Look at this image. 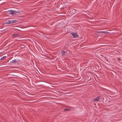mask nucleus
<instances>
[{"label":"nucleus","instance_id":"nucleus-5","mask_svg":"<svg viewBox=\"0 0 122 122\" xmlns=\"http://www.w3.org/2000/svg\"><path fill=\"white\" fill-rule=\"evenodd\" d=\"M5 24H11L12 23V20H10L8 21H7L6 22H5Z\"/></svg>","mask_w":122,"mask_h":122},{"label":"nucleus","instance_id":"nucleus-6","mask_svg":"<svg viewBox=\"0 0 122 122\" xmlns=\"http://www.w3.org/2000/svg\"><path fill=\"white\" fill-rule=\"evenodd\" d=\"M99 97H97L95 98L94 99V101H98L99 100Z\"/></svg>","mask_w":122,"mask_h":122},{"label":"nucleus","instance_id":"nucleus-4","mask_svg":"<svg viewBox=\"0 0 122 122\" xmlns=\"http://www.w3.org/2000/svg\"><path fill=\"white\" fill-rule=\"evenodd\" d=\"M19 61H20L19 60L17 61L16 60H14L11 61L10 62V63H14L17 62H19Z\"/></svg>","mask_w":122,"mask_h":122},{"label":"nucleus","instance_id":"nucleus-11","mask_svg":"<svg viewBox=\"0 0 122 122\" xmlns=\"http://www.w3.org/2000/svg\"><path fill=\"white\" fill-rule=\"evenodd\" d=\"M71 109H64V111H69L70 110H71Z\"/></svg>","mask_w":122,"mask_h":122},{"label":"nucleus","instance_id":"nucleus-7","mask_svg":"<svg viewBox=\"0 0 122 122\" xmlns=\"http://www.w3.org/2000/svg\"><path fill=\"white\" fill-rule=\"evenodd\" d=\"M6 58V56H3L0 59V60H2V61H3Z\"/></svg>","mask_w":122,"mask_h":122},{"label":"nucleus","instance_id":"nucleus-9","mask_svg":"<svg viewBox=\"0 0 122 122\" xmlns=\"http://www.w3.org/2000/svg\"><path fill=\"white\" fill-rule=\"evenodd\" d=\"M11 20L12 24L15 23L17 21V20Z\"/></svg>","mask_w":122,"mask_h":122},{"label":"nucleus","instance_id":"nucleus-10","mask_svg":"<svg viewBox=\"0 0 122 122\" xmlns=\"http://www.w3.org/2000/svg\"><path fill=\"white\" fill-rule=\"evenodd\" d=\"M100 32V33H108V32H107V31H99V32Z\"/></svg>","mask_w":122,"mask_h":122},{"label":"nucleus","instance_id":"nucleus-8","mask_svg":"<svg viewBox=\"0 0 122 122\" xmlns=\"http://www.w3.org/2000/svg\"><path fill=\"white\" fill-rule=\"evenodd\" d=\"M19 36V35H17L16 34H13L12 35V36L13 37H18Z\"/></svg>","mask_w":122,"mask_h":122},{"label":"nucleus","instance_id":"nucleus-1","mask_svg":"<svg viewBox=\"0 0 122 122\" xmlns=\"http://www.w3.org/2000/svg\"><path fill=\"white\" fill-rule=\"evenodd\" d=\"M8 13L11 15H17V14L20 13L19 11L13 10H8L7 12Z\"/></svg>","mask_w":122,"mask_h":122},{"label":"nucleus","instance_id":"nucleus-3","mask_svg":"<svg viewBox=\"0 0 122 122\" xmlns=\"http://www.w3.org/2000/svg\"><path fill=\"white\" fill-rule=\"evenodd\" d=\"M66 52V51H65L63 50H62L61 52V55L62 56L66 55L65 53Z\"/></svg>","mask_w":122,"mask_h":122},{"label":"nucleus","instance_id":"nucleus-2","mask_svg":"<svg viewBox=\"0 0 122 122\" xmlns=\"http://www.w3.org/2000/svg\"><path fill=\"white\" fill-rule=\"evenodd\" d=\"M71 34L73 36V38H75L78 36L77 34L76 33H71Z\"/></svg>","mask_w":122,"mask_h":122},{"label":"nucleus","instance_id":"nucleus-12","mask_svg":"<svg viewBox=\"0 0 122 122\" xmlns=\"http://www.w3.org/2000/svg\"><path fill=\"white\" fill-rule=\"evenodd\" d=\"M117 60L118 61H121V58H117Z\"/></svg>","mask_w":122,"mask_h":122}]
</instances>
